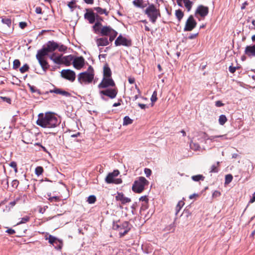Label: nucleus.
<instances>
[{"mask_svg": "<svg viewBox=\"0 0 255 255\" xmlns=\"http://www.w3.org/2000/svg\"><path fill=\"white\" fill-rule=\"evenodd\" d=\"M215 105L218 107H220L224 106V104L220 101H217L215 102Z\"/></svg>", "mask_w": 255, "mask_h": 255, "instance_id": "obj_54", "label": "nucleus"}, {"mask_svg": "<svg viewBox=\"0 0 255 255\" xmlns=\"http://www.w3.org/2000/svg\"><path fill=\"white\" fill-rule=\"evenodd\" d=\"M216 138H220L221 140L227 139L228 138L226 136V135H213L211 136L206 139H209L212 141H218V140L216 139Z\"/></svg>", "mask_w": 255, "mask_h": 255, "instance_id": "obj_26", "label": "nucleus"}, {"mask_svg": "<svg viewBox=\"0 0 255 255\" xmlns=\"http://www.w3.org/2000/svg\"><path fill=\"white\" fill-rule=\"evenodd\" d=\"M35 12L37 14L42 13V9L40 7H36L35 8Z\"/></svg>", "mask_w": 255, "mask_h": 255, "instance_id": "obj_55", "label": "nucleus"}, {"mask_svg": "<svg viewBox=\"0 0 255 255\" xmlns=\"http://www.w3.org/2000/svg\"><path fill=\"white\" fill-rule=\"evenodd\" d=\"M255 201V192L253 194L252 198L250 200V203H253Z\"/></svg>", "mask_w": 255, "mask_h": 255, "instance_id": "obj_64", "label": "nucleus"}, {"mask_svg": "<svg viewBox=\"0 0 255 255\" xmlns=\"http://www.w3.org/2000/svg\"><path fill=\"white\" fill-rule=\"evenodd\" d=\"M18 184V181L17 180H13L12 181V186L17 187Z\"/></svg>", "mask_w": 255, "mask_h": 255, "instance_id": "obj_63", "label": "nucleus"}, {"mask_svg": "<svg viewBox=\"0 0 255 255\" xmlns=\"http://www.w3.org/2000/svg\"><path fill=\"white\" fill-rule=\"evenodd\" d=\"M29 220V217L28 216H25V217L21 218V221L20 222H19L17 224V225L25 223L27 222V221H28Z\"/></svg>", "mask_w": 255, "mask_h": 255, "instance_id": "obj_43", "label": "nucleus"}, {"mask_svg": "<svg viewBox=\"0 0 255 255\" xmlns=\"http://www.w3.org/2000/svg\"><path fill=\"white\" fill-rule=\"evenodd\" d=\"M6 232L10 235L13 234L15 233L14 230L11 229L7 230Z\"/></svg>", "mask_w": 255, "mask_h": 255, "instance_id": "obj_60", "label": "nucleus"}, {"mask_svg": "<svg viewBox=\"0 0 255 255\" xmlns=\"http://www.w3.org/2000/svg\"><path fill=\"white\" fill-rule=\"evenodd\" d=\"M119 174V171L118 170H114L113 172L109 173L105 178V181L108 184L115 183L120 184L122 183L121 179H116L115 178Z\"/></svg>", "mask_w": 255, "mask_h": 255, "instance_id": "obj_6", "label": "nucleus"}, {"mask_svg": "<svg viewBox=\"0 0 255 255\" xmlns=\"http://www.w3.org/2000/svg\"><path fill=\"white\" fill-rule=\"evenodd\" d=\"M144 173L145 174L147 177H149V176H150L151 174V170L149 168H145Z\"/></svg>", "mask_w": 255, "mask_h": 255, "instance_id": "obj_49", "label": "nucleus"}, {"mask_svg": "<svg viewBox=\"0 0 255 255\" xmlns=\"http://www.w3.org/2000/svg\"><path fill=\"white\" fill-rule=\"evenodd\" d=\"M116 199L117 201H120L122 204H126L131 201L129 198L124 196V194L122 193H118L116 196Z\"/></svg>", "mask_w": 255, "mask_h": 255, "instance_id": "obj_21", "label": "nucleus"}, {"mask_svg": "<svg viewBox=\"0 0 255 255\" xmlns=\"http://www.w3.org/2000/svg\"><path fill=\"white\" fill-rule=\"evenodd\" d=\"M144 13L153 23H154L157 18L161 15L159 9L153 4H149L144 10Z\"/></svg>", "mask_w": 255, "mask_h": 255, "instance_id": "obj_2", "label": "nucleus"}, {"mask_svg": "<svg viewBox=\"0 0 255 255\" xmlns=\"http://www.w3.org/2000/svg\"><path fill=\"white\" fill-rule=\"evenodd\" d=\"M197 22L192 15H190L187 19L184 28L185 31H190L193 29L196 26Z\"/></svg>", "mask_w": 255, "mask_h": 255, "instance_id": "obj_9", "label": "nucleus"}, {"mask_svg": "<svg viewBox=\"0 0 255 255\" xmlns=\"http://www.w3.org/2000/svg\"><path fill=\"white\" fill-rule=\"evenodd\" d=\"M84 17L90 23H93L95 21V14L92 11L86 12L84 15Z\"/></svg>", "mask_w": 255, "mask_h": 255, "instance_id": "obj_22", "label": "nucleus"}, {"mask_svg": "<svg viewBox=\"0 0 255 255\" xmlns=\"http://www.w3.org/2000/svg\"><path fill=\"white\" fill-rule=\"evenodd\" d=\"M233 179V176L231 174H227L225 177V184H229Z\"/></svg>", "mask_w": 255, "mask_h": 255, "instance_id": "obj_40", "label": "nucleus"}, {"mask_svg": "<svg viewBox=\"0 0 255 255\" xmlns=\"http://www.w3.org/2000/svg\"><path fill=\"white\" fill-rule=\"evenodd\" d=\"M198 34V33H196L195 34H191L189 36V38L190 39H194L195 38L197 35Z\"/></svg>", "mask_w": 255, "mask_h": 255, "instance_id": "obj_59", "label": "nucleus"}, {"mask_svg": "<svg viewBox=\"0 0 255 255\" xmlns=\"http://www.w3.org/2000/svg\"><path fill=\"white\" fill-rule=\"evenodd\" d=\"M36 124L43 128H54L59 125V122L57 117L52 113H40L38 116Z\"/></svg>", "mask_w": 255, "mask_h": 255, "instance_id": "obj_1", "label": "nucleus"}, {"mask_svg": "<svg viewBox=\"0 0 255 255\" xmlns=\"http://www.w3.org/2000/svg\"><path fill=\"white\" fill-rule=\"evenodd\" d=\"M50 59L56 64H61L62 55H57L56 53H53L50 56Z\"/></svg>", "mask_w": 255, "mask_h": 255, "instance_id": "obj_24", "label": "nucleus"}, {"mask_svg": "<svg viewBox=\"0 0 255 255\" xmlns=\"http://www.w3.org/2000/svg\"><path fill=\"white\" fill-rule=\"evenodd\" d=\"M45 239L48 240L49 243L52 244L55 249L58 250L61 249L63 246V243L61 240L58 239L51 235L45 236Z\"/></svg>", "mask_w": 255, "mask_h": 255, "instance_id": "obj_7", "label": "nucleus"}, {"mask_svg": "<svg viewBox=\"0 0 255 255\" xmlns=\"http://www.w3.org/2000/svg\"><path fill=\"white\" fill-rule=\"evenodd\" d=\"M48 200L50 202H53L54 201H58L59 200V197L58 196H53V197H50L48 198Z\"/></svg>", "mask_w": 255, "mask_h": 255, "instance_id": "obj_47", "label": "nucleus"}, {"mask_svg": "<svg viewBox=\"0 0 255 255\" xmlns=\"http://www.w3.org/2000/svg\"><path fill=\"white\" fill-rule=\"evenodd\" d=\"M175 15L179 21H180L181 19L183 18L184 14L183 12L180 10H176L175 11Z\"/></svg>", "mask_w": 255, "mask_h": 255, "instance_id": "obj_32", "label": "nucleus"}, {"mask_svg": "<svg viewBox=\"0 0 255 255\" xmlns=\"http://www.w3.org/2000/svg\"><path fill=\"white\" fill-rule=\"evenodd\" d=\"M128 82L130 84H133L134 83L135 80L133 78L130 77L128 79Z\"/></svg>", "mask_w": 255, "mask_h": 255, "instance_id": "obj_62", "label": "nucleus"}, {"mask_svg": "<svg viewBox=\"0 0 255 255\" xmlns=\"http://www.w3.org/2000/svg\"><path fill=\"white\" fill-rule=\"evenodd\" d=\"M101 26L102 24L100 22L97 21V22H96V23L93 27V29L95 33H97L100 32V30H101V29L102 28Z\"/></svg>", "mask_w": 255, "mask_h": 255, "instance_id": "obj_29", "label": "nucleus"}, {"mask_svg": "<svg viewBox=\"0 0 255 255\" xmlns=\"http://www.w3.org/2000/svg\"><path fill=\"white\" fill-rule=\"evenodd\" d=\"M103 72L104 77H111V71L110 68L108 66H104Z\"/></svg>", "mask_w": 255, "mask_h": 255, "instance_id": "obj_27", "label": "nucleus"}, {"mask_svg": "<svg viewBox=\"0 0 255 255\" xmlns=\"http://www.w3.org/2000/svg\"><path fill=\"white\" fill-rule=\"evenodd\" d=\"M118 33L117 31L114 30L113 32H112L110 34L108 35L110 36L109 40L110 41H112L117 36Z\"/></svg>", "mask_w": 255, "mask_h": 255, "instance_id": "obj_42", "label": "nucleus"}, {"mask_svg": "<svg viewBox=\"0 0 255 255\" xmlns=\"http://www.w3.org/2000/svg\"><path fill=\"white\" fill-rule=\"evenodd\" d=\"M53 92L56 93V94H60V95H62L63 96H68L70 95V94L65 91H63L61 89H55L54 91H53Z\"/></svg>", "mask_w": 255, "mask_h": 255, "instance_id": "obj_28", "label": "nucleus"}, {"mask_svg": "<svg viewBox=\"0 0 255 255\" xmlns=\"http://www.w3.org/2000/svg\"><path fill=\"white\" fill-rule=\"evenodd\" d=\"M115 86V83L111 77H104L102 82L98 85V88H106L109 86Z\"/></svg>", "mask_w": 255, "mask_h": 255, "instance_id": "obj_10", "label": "nucleus"}, {"mask_svg": "<svg viewBox=\"0 0 255 255\" xmlns=\"http://www.w3.org/2000/svg\"><path fill=\"white\" fill-rule=\"evenodd\" d=\"M177 4L180 6H184L188 11H189L193 5V2L190 0H177Z\"/></svg>", "mask_w": 255, "mask_h": 255, "instance_id": "obj_14", "label": "nucleus"}, {"mask_svg": "<svg viewBox=\"0 0 255 255\" xmlns=\"http://www.w3.org/2000/svg\"><path fill=\"white\" fill-rule=\"evenodd\" d=\"M96 43L98 46H107L109 44V41L107 38H100L96 39Z\"/></svg>", "mask_w": 255, "mask_h": 255, "instance_id": "obj_25", "label": "nucleus"}, {"mask_svg": "<svg viewBox=\"0 0 255 255\" xmlns=\"http://www.w3.org/2000/svg\"><path fill=\"white\" fill-rule=\"evenodd\" d=\"M115 44L116 46L122 45L128 46L130 45V42L125 37L120 35L116 40Z\"/></svg>", "mask_w": 255, "mask_h": 255, "instance_id": "obj_15", "label": "nucleus"}, {"mask_svg": "<svg viewBox=\"0 0 255 255\" xmlns=\"http://www.w3.org/2000/svg\"><path fill=\"white\" fill-rule=\"evenodd\" d=\"M87 201L89 204H93L96 201V197L94 195H91L88 197Z\"/></svg>", "mask_w": 255, "mask_h": 255, "instance_id": "obj_38", "label": "nucleus"}, {"mask_svg": "<svg viewBox=\"0 0 255 255\" xmlns=\"http://www.w3.org/2000/svg\"><path fill=\"white\" fill-rule=\"evenodd\" d=\"M100 94L108 96L111 99L115 98L117 94V91L115 89H108L100 92Z\"/></svg>", "mask_w": 255, "mask_h": 255, "instance_id": "obj_17", "label": "nucleus"}, {"mask_svg": "<svg viewBox=\"0 0 255 255\" xmlns=\"http://www.w3.org/2000/svg\"><path fill=\"white\" fill-rule=\"evenodd\" d=\"M119 229L120 231V234L121 236H124L129 231L130 228L129 227V224L128 222H124L122 225L119 226L117 225L116 226H114V228L115 229Z\"/></svg>", "mask_w": 255, "mask_h": 255, "instance_id": "obj_11", "label": "nucleus"}, {"mask_svg": "<svg viewBox=\"0 0 255 255\" xmlns=\"http://www.w3.org/2000/svg\"><path fill=\"white\" fill-rule=\"evenodd\" d=\"M85 60L82 56L77 57L73 58V65L75 68L77 69H81L84 65Z\"/></svg>", "mask_w": 255, "mask_h": 255, "instance_id": "obj_13", "label": "nucleus"}, {"mask_svg": "<svg viewBox=\"0 0 255 255\" xmlns=\"http://www.w3.org/2000/svg\"><path fill=\"white\" fill-rule=\"evenodd\" d=\"M20 65V62L19 60L15 59L13 62V68L14 69L18 68Z\"/></svg>", "mask_w": 255, "mask_h": 255, "instance_id": "obj_41", "label": "nucleus"}, {"mask_svg": "<svg viewBox=\"0 0 255 255\" xmlns=\"http://www.w3.org/2000/svg\"><path fill=\"white\" fill-rule=\"evenodd\" d=\"M114 30L110 26H105L102 27L100 30V33L102 35L106 36L110 34L112 32H113Z\"/></svg>", "mask_w": 255, "mask_h": 255, "instance_id": "obj_20", "label": "nucleus"}, {"mask_svg": "<svg viewBox=\"0 0 255 255\" xmlns=\"http://www.w3.org/2000/svg\"><path fill=\"white\" fill-rule=\"evenodd\" d=\"M208 7L202 5L198 6L196 10V14H199L201 17H205L208 14Z\"/></svg>", "mask_w": 255, "mask_h": 255, "instance_id": "obj_16", "label": "nucleus"}, {"mask_svg": "<svg viewBox=\"0 0 255 255\" xmlns=\"http://www.w3.org/2000/svg\"><path fill=\"white\" fill-rule=\"evenodd\" d=\"M94 78V69L91 66H90L87 71L82 72L79 74L78 80L81 84H89L92 82Z\"/></svg>", "mask_w": 255, "mask_h": 255, "instance_id": "obj_3", "label": "nucleus"}, {"mask_svg": "<svg viewBox=\"0 0 255 255\" xmlns=\"http://www.w3.org/2000/svg\"><path fill=\"white\" fill-rule=\"evenodd\" d=\"M141 1H142L141 0H137V1L136 0H134L133 1V3L134 5H135L137 7H141Z\"/></svg>", "mask_w": 255, "mask_h": 255, "instance_id": "obj_50", "label": "nucleus"}, {"mask_svg": "<svg viewBox=\"0 0 255 255\" xmlns=\"http://www.w3.org/2000/svg\"><path fill=\"white\" fill-rule=\"evenodd\" d=\"M132 120L128 116H126L124 119L123 126H127L132 124Z\"/></svg>", "mask_w": 255, "mask_h": 255, "instance_id": "obj_35", "label": "nucleus"}, {"mask_svg": "<svg viewBox=\"0 0 255 255\" xmlns=\"http://www.w3.org/2000/svg\"><path fill=\"white\" fill-rule=\"evenodd\" d=\"M210 172H218L217 166L215 165H213L211 166Z\"/></svg>", "mask_w": 255, "mask_h": 255, "instance_id": "obj_51", "label": "nucleus"}, {"mask_svg": "<svg viewBox=\"0 0 255 255\" xmlns=\"http://www.w3.org/2000/svg\"><path fill=\"white\" fill-rule=\"evenodd\" d=\"M10 166L15 169V170L16 171V163L15 162H12L10 164Z\"/></svg>", "mask_w": 255, "mask_h": 255, "instance_id": "obj_57", "label": "nucleus"}, {"mask_svg": "<svg viewBox=\"0 0 255 255\" xmlns=\"http://www.w3.org/2000/svg\"><path fill=\"white\" fill-rule=\"evenodd\" d=\"M236 69H237V68L236 67H233L232 66H230L229 67V70L231 73H234L236 71Z\"/></svg>", "mask_w": 255, "mask_h": 255, "instance_id": "obj_52", "label": "nucleus"}, {"mask_svg": "<svg viewBox=\"0 0 255 255\" xmlns=\"http://www.w3.org/2000/svg\"><path fill=\"white\" fill-rule=\"evenodd\" d=\"M26 26V23L24 22H20L19 23V26L21 28H24Z\"/></svg>", "mask_w": 255, "mask_h": 255, "instance_id": "obj_58", "label": "nucleus"}, {"mask_svg": "<svg viewBox=\"0 0 255 255\" xmlns=\"http://www.w3.org/2000/svg\"><path fill=\"white\" fill-rule=\"evenodd\" d=\"M11 102V100L10 98L6 97L1 96V104L2 103H6L9 105H10Z\"/></svg>", "mask_w": 255, "mask_h": 255, "instance_id": "obj_36", "label": "nucleus"}, {"mask_svg": "<svg viewBox=\"0 0 255 255\" xmlns=\"http://www.w3.org/2000/svg\"><path fill=\"white\" fill-rule=\"evenodd\" d=\"M148 184V181L144 177H139L135 180L132 185V190L136 193H140L144 189L145 185Z\"/></svg>", "mask_w": 255, "mask_h": 255, "instance_id": "obj_5", "label": "nucleus"}, {"mask_svg": "<svg viewBox=\"0 0 255 255\" xmlns=\"http://www.w3.org/2000/svg\"><path fill=\"white\" fill-rule=\"evenodd\" d=\"M190 147L195 150H197L199 149L200 146L198 143L192 142L190 143Z\"/></svg>", "mask_w": 255, "mask_h": 255, "instance_id": "obj_39", "label": "nucleus"}, {"mask_svg": "<svg viewBox=\"0 0 255 255\" xmlns=\"http://www.w3.org/2000/svg\"><path fill=\"white\" fill-rule=\"evenodd\" d=\"M245 53L250 57H255V44L247 46L245 48Z\"/></svg>", "mask_w": 255, "mask_h": 255, "instance_id": "obj_18", "label": "nucleus"}, {"mask_svg": "<svg viewBox=\"0 0 255 255\" xmlns=\"http://www.w3.org/2000/svg\"><path fill=\"white\" fill-rule=\"evenodd\" d=\"M192 179L194 181H199L200 180H204V177L202 175H196L191 177Z\"/></svg>", "mask_w": 255, "mask_h": 255, "instance_id": "obj_31", "label": "nucleus"}, {"mask_svg": "<svg viewBox=\"0 0 255 255\" xmlns=\"http://www.w3.org/2000/svg\"><path fill=\"white\" fill-rule=\"evenodd\" d=\"M49 53L45 47L38 51L36 55V59L38 61L42 69L45 71L49 67L47 62L45 60V56Z\"/></svg>", "mask_w": 255, "mask_h": 255, "instance_id": "obj_4", "label": "nucleus"}, {"mask_svg": "<svg viewBox=\"0 0 255 255\" xmlns=\"http://www.w3.org/2000/svg\"><path fill=\"white\" fill-rule=\"evenodd\" d=\"M74 4H75V2L72 1H70L68 2V6L71 9H73L74 7Z\"/></svg>", "mask_w": 255, "mask_h": 255, "instance_id": "obj_53", "label": "nucleus"}, {"mask_svg": "<svg viewBox=\"0 0 255 255\" xmlns=\"http://www.w3.org/2000/svg\"><path fill=\"white\" fill-rule=\"evenodd\" d=\"M227 121V119L225 115H222L219 117V123L221 125H224Z\"/></svg>", "mask_w": 255, "mask_h": 255, "instance_id": "obj_34", "label": "nucleus"}, {"mask_svg": "<svg viewBox=\"0 0 255 255\" xmlns=\"http://www.w3.org/2000/svg\"><path fill=\"white\" fill-rule=\"evenodd\" d=\"M57 49H58L59 51L63 52V51H65L66 50L67 47L63 45H58V47Z\"/></svg>", "mask_w": 255, "mask_h": 255, "instance_id": "obj_48", "label": "nucleus"}, {"mask_svg": "<svg viewBox=\"0 0 255 255\" xmlns=\"http://www.w3.org/2000/svg\"><path fill=\"white\" fill-rule=\"evenodd\" d=\"M49 52L55 51L58 47V44L53 41H48L45 46Z\"/></svg>", "mask_w": 255, "mask_h": 255, "instance_id": "obj_19", "label": "nucleus"}, {"mask_svg": "<svg viewBox=\"0 0 255 255\" xmlns=\"http://www.w3.org/2000/svg\"><path fill=\"white\" fill-rule=\"evenodd\" d=\"M73 56L71 55H69L64 57L62 56L61 64H64L66 66H69L71 64V62H73Z\"/></svg>", "mask_w": 255, "mask_h": 255, "instance_id": "obj_23", "label": "nucleus"}, {"mask_svg": "<svg viewBox=\"0 0 255 255\" xmlns=\"http://www.w3.org/2000/svg\"><path fill=\"white\" fill-rule=\"evenodd\" d=\"M1 22L3 26L6 25V29L3 30V33L7 34L10 33L12 30L11 19L8 18H2Z\"/></svg>", "mask_w": 255, "mask_h": 255, "instance_id": "obj_12", "label": "nucleus"}, {"mask_svg": "<svg viewBox=\"0 0 255 255\" xmlns=\"http://www.w3.org/2000/svg\"><path fill=\"white\" fill-rule=\"evenodd\" d=\"M174 224H171L168 227H167L166 228V231H170L171 230V229H173V230H174Z\"/></svg>", "mask_w": 255, "mask_h": 255, "instance_id": "obj_56", "label": "nucleus"}, {"mask_svg": "<svg viewBox=\"0 0 255 255\" xmlns=\"http://www.w3.org/2000/svg\"><path fill=\"white\" fill-rule=\"evenodd\" d=\"M139 200L144 202V203L142 204V206H143L147 203L148 199L146 196H144L141 197L139 198Z\"/></svg>", "mask_w": 255, "mask_h": 255, "instance_id": "obj_46", "label": "nucleus"}, {"mask_svg": "<svg viewBox=\"0 0 255 255\" xmlns=\"http://www.w3.org/2000/svg\"><path fill=\"white\" fill-rule=\"evenodd\" d=\"M94 9L99 14H105L106 15H108V12H107L105 9H103L100 7H96L94 8Z\"/></svg>", "mask_w": 255, "mask_h": 255, "instance_id": "obj_33", "label": "nucleus"}, {"mask_svg": "<svg viewBox=\"0 0 255 255\" xmlns=\"http://www.w3.org/2000/svg\"><path fill=\"white\" fill-rule=\"evenodd\" d=\"M184 205V203L183 201L180 200L178 202L176 207V215L178 214V213L180 211L182 207Z\"/></svg>", "mask_w": 255, "mask_h": 255, "instance_id": "obj_30", "label": "nucleus"}, {"mask_svg": "<svg viewBox=\"0 0 255 255\" xmlns=\"http://www.w3.org/2000/svg\"><path fill=\"white\" fill-rule=\"evenodd\" d=\"M29 67L27 64L24 65L22 67L20 68V71L21 73H23L28 70Z\"/></svg>", "mask_w": 255, "mask_h": 255, "instance_id": "obj_44", "label": "nucleus"}, {"mask_svg": "<svg viewBox=\"0 0 255 255\" xmlns=\"http://www.w3.org/2000/svg\"><path fill=\"white\" fill-rule=\"evenodd\" d=\"M17 200H18V199H16L15 200L10 202L9 203V205L10 206V207H13L15 205L16 202Z\"/></svg>", "mask_w": 255, "mask_h": 255, "instance_id": "obj_61", "label": "nucleus"}, {"mask_svg": "<svg viewBox=\"0 0 255 255\" xmlns=\"http://www.w3.org/2000/svg\"><path fill=\"white\" fill-rule=\"evenodd\" d=\"M61 75L62 77L71 82H73L76 78L74 71L70 69L62 70L61 72Z\"/></svg>", "mask_w": 255, "mask_h": 255, "instance_id": "obj_8", "label": "nucleus"}, {"mask_svg": "<svg viewBox=\"0 0 255 255\" xmlns=\"http://www.w3.org/2000/svg\"><path fill=\"white\" fill-rule=\"evenodd\" d=\"M151 101L152 103L155 102L157 100V92L156 91H154L151 97L150 98Z\"/></svg>", "mask_w": 255, "mask_h": 255, "instance_id": "obj_45", "label": "nucleus"}, {"mask_svg": "<svg viewBox=\"0 0 255 255\" xmlns=\"http://www.w3.org/2000/svg\"><path fill=\"white\" fill-rule=\"evenodd\" d=\"M43 172V169L41 166H37L35 169V174L37 175V176H39L41 174H42Z\"/></svg>", "mask_w": 255, "mask_h": 255, "instance_id": "obj_37", "label": "nucleus"}]
</instances>
